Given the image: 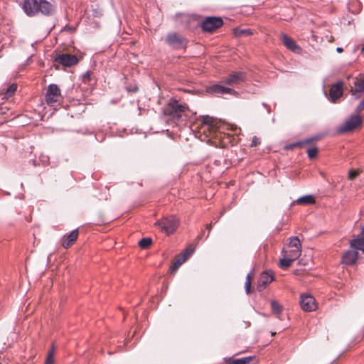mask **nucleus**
Instances as JSON below:
<instances>
[{"mask_svg":"<svg viewBox=\"0 0 364 364\" xmlns=\"http://www.w3.org/2000/svg\"><path fill=\"white\" fill-rule=\"evenodd\" d=\"M208 92L215 95H237L235 90L220 85H214L208 88Z\"/></svg>","mask_w":364,"mask_h":364,"instance_id":"nucleus-13","label":"nucleus"},{"mask_svg":"<svg viewBox=\"0 0 364 364\" xmlns=\"http://www.w3.org/2000/svg\"><path fill=\"white\" fill-rule=\"evenodd\" d=\"M252 359L253 357H247L240 359H236L233 361V364H248Z\"/></svg>","mask_w":364,"mask_h":364,"instance_id":"nucleus-30","label":"nucleus"},{"mask_svg":"<svg viewBox=\"0 0 364 364\" xmlns=\"http://www.w3.org/2000/svg\"><path fill=\"white\" fill-rule=\"evenodd\" d=\"M282 39L284 45L290 50L294 53H299L301 48L296 45L295 41L286 34L282 35Z\"/></svg>","mask_w":364,"mask_h":364,"instance_id":"nucleus-19","label":"nucleus"},{"mask_svg":"<svg viewBox=\"0 0 364 364\" xmlns=\"http://www.w3.org/2000/svg\"><path fill=\"white\" fill-rule=\"evenodd\" d=\"M17 90V85L14 83L11 85H10L7 90L5 92V96L4 98H9L11 97L16 91Z\"/></svg>","mask_w":364,"mask_h":364,"instance_id":"nucleus-28","label":"nucleus"},{"mask_svg":"<svg viewBox=\"0 0 364 364\" xmlns=\"http://www.w3.org/2000/svg\"><path fill=\"white\" fill-rule=\"evenodd\" d=\"M359 235H360L363 238H364V228L362 229L361 232Z\"/></svg>","mask_w":364,"mask_h":364,"instance_id":"nucleus-41","label":"nucleus"},{"mask_svg":"<svg viewBox=\"0 0 364 364\" xmlns=\"http://www.w3.org/2000/svg\"><path fill=\"white\" fill-rule=\"evenodd\" d=\"M307 154L310 159H315L318 155V148L316 146L311 147L307 150Z\"/></svg>","mask_w":364,"mask_h":364,"instance_id":"nucleus-29","label":"nucleus"},{"mask_svg":"<svg viewBox=\"0 0 364 364\" xmlns=\"http://www.w3.org/2000/svg\"><path fill=\"white\" fill-rule=\"evenodd\" d=\"M364 109V98L360 102L355 108V112L359 113Z\"/></svg>","mask_w":364,"mask_h":364,"instance_id":"nucleus-32","label":"nucleus"},{"mask_svg":"<svg viewBox=\"0 0 364 364\" xmlns=\"http://www.w3.org/2000/svg\"><path fill=\"white\" fill-rule=\"evenodd\" d=\"M289 247L294 249H301V244L297 237L289 238Z\"/></svg>","mask_w":364,"mask_h":364,"instance_id":"nucleus-24","label":"nucleus"},{"mask_svg":"<svg viewBox=\"0 0 364 364\" xmlns=\"http://www.w3.org/2000/svg\"><path fill=\"white\" fill-rule=\"evenodd\" d=\"M187 109L188 107L186 104H180L176 100H171L164 112L166 115L170 116L175 122H178Z\"/></svg>","mask_w":364,"mask_h":364,"instance_id":"nucleus-2","label":"nucleus"},{"mask_svg":"<svg viewBox=\"0 0 364 364\" xmlns=\"http://www.w3.org/2000/svg\"><path fill=\"white\" fill-rule=\"evenodd\" d=\"M259 144H260V141H259V138H257L256 136H255L252 138L251 146H252V147L257 146Z\"/></svg>","mask_w":364,"mask_h":364,"instance_id":"nucleus-33","label":"nucleus"},{"mask_svg":"<svg viewBox=\"0 0 364 364\" xmlns=\"http://www.w3.org/2000/svg\"><path fill=\"white\" fill-rule=\"evenodd\" d=\"M201 237H202V235H198V237H197V238H198V240H200V239L201 238Z\"/></svg>","mask_w":364,"mask_h":364,"instance_id":"nucleus-42","label":"nucleus"},{"mask_svg":"<svg viewBox=\"0 0 364 364\" xmlns=\"http://www.w3.org/2000/svg\"><path fill=\"white\" fill-rule=\"evenodd\" d=\"M151 244H152V240L149 237L142 238L139 242V246L141 249H147L151 246Z\"/></svg>","mask_w":364,"mask_h":364,"instance_id":"nucleus-23","label":"nucleus"},{"mask_svg":"<svg viewBox=\"0 0 364 364\" xmlns=\"http://www.w3.org/2000/svg\"><path fill=\"white\" fill-rule=\"evenodd\" d=\"M206 229L208 230V233H210V230H211V229H212V223L207 225H206ZM208 236H209V234H208L207 237H208Z\"/></svg>","mask_w":364,"mask_h":364,"instance_id":"nucleus-37","label":"nucleus"},{"mask_svg":"<svg viewBox=\"0 0 364 364\" xmlns=\"http://www.w3.org/2000/svg\"><path fill=\"white\" fill-rule=\"evenodd\" d=\"M201 122L199 132L204 134L207 137H214L215 135V128L213 125L212 119L208 117H204Z\"/></svg>","mask_w":364,"mask_h":364,"instance_id":"nucleus-10","label":"nucleus"},{"mask_svg":"<svg viewBox=\"0 0 364 364\" xmlns=\"http://www.w3.org/2000/svg\"><path fill=\"white\" fill-rule=\"evenodd\" d=\"M362 124V119L358 114L352 115L338 129V132L343 134L352 132Z\"/></svg>","mask_w":364,"mask_h":364,"instance_id":"nucleus-4","label":"nucleus"},{"mask_svg":"<svg viewBox=\"0 0 364 364\" xmlns=\"http://www.w3.org/2000/svg\"><path fill=\"white\" fill-rule=\"evenodd\" d=\"M361 51L364 53V46L362 48Z\"/></svg>","mask_w":364,"mask_h":364,"instance_id":"nucleus-43","label":"nucleus"},{"mask_svg":"<svg viewBox=\"0 0 364 364\" xmlns=\"http://www.w3.org/2000/svg\"><path fill=\"white\" fill-rule=\"evenodd\" d=\"M336 51H337L338 53H342V52L343 51V49L342 48H341V47H338V48H336Z\"/></svg>","mask_w":364,"mask_h":364,"instance_id":"nucleus-39","label":"nucleus"},{"mask_svg":"<svg viewBox=\"0 0 364 364\" xmlns=\"http://www.w3.org/2000/svg\"><path fill=\"white\" fill-rule=\"evenodd\" d=\"M299 205H311L316 203V200L314 196L306 195L299 198L296 202Z\"/></svg>","mask_w":364,"mask_h":364,"instance_id":"nucleus-21","label":"nucleus"},{"mask_svg":"<svg viewBox=\"0 0 364 364\" xmlns=\"http://www.w3.org/2000/svg\"><path fill=\"white\" fill-rule=\"evenodd\" d=\"M56 63L63 66L70 67L77 63L78 59L75 55L63 53L59 54L55 59Z\"/></svg>","mask_w":364,"mask_h":364,"instance_id":"nucleus-12","label":"nucleus"},{"mask_svg":"<svg viewBox=\"0 0 364 364\" xmlns=\"http://www.w3.org/2000/svg\"><path fill=\"white\" fill-rule=\"evenodd\" d=\"M223 21L219 17H208L201 23L203 31L211 32L223 26Z\"/></svg>","mask_w":364,"mask_h":364,"instance_id":"nucleus-8","label":"nucleus"},{"mask_svg":"<svg viewBox=\"0 0 364 364\" xmlns=\"http://www.w3.org/2000/svg\"><path fill=\"white\" fill-rule=\"evenodd\" d=\"M247 79L246 73L243 71H236L230 73L225 77L223 82L229 86H236L245 82Z\"/></svg>","mask_w":364,"mask_h":364,"instance_id":"nucleus-5","label":"nucleus"},{"mask_svg":"<svg viewBox=\"0 0 364 364\" xmlns=\"http://www.w3.org/2000/svg\"><path fill=\"white\" fill-rule=\"evenodd\" d=\"M179 222L175 215L164 217L156 222L155 225L159 227L161 231L169 235L173 233L178 228Z\"/></svg>","mask_w":364,"mask_h":364,"instance_id":"nucleus-3","label":"nucleus"},{"mask_svg":"<svg viewBox=\"0 0 364 364\" xmlns=\"http://www.w3.org/2000/svg\"><path fill=\"white\" fill-rule=\"evenodd\" d=\"M312 141H313V139H307V140H306L304 141L297 143L296 144H308V143L311 142Z\"/></svg>","mask_w":364,"mask_h":364,"instance_id":"nucleus-38","label":"nucleus"},{"mask_svg":"<svg viewBox=\"0 0 364 364\" xmlns=\"http://www.w3.org/2000/svg\"><path fill=\"white\" fill-rule=\"evenodd\" d=\"M240 35H250L252 31L250 29H243L240 31Z\"/></svg>","mask_w":364,"mask_h":364,"instance_id":"nucleus-36","label":"nucleus"},{"mask_svg":"<svg viewBox=\"0 0 364 364\" xmlns=\"http://www.w3.org/2000/svg\"><path fill=\"white\" fill-rule=\"evenodd\" d=\"M351 95L355 99L360 98L364 93V75L354 82V86L350 90Z\"/></svg>","mask_w":364,"mask_h":364,"instance_id":"nucleus-14","label":"nucleus"},{"mask_svg":"<svg viewBox=\"0 0 364 364\" xmlns=\"http://www.w3.org/2000/svg\"><path fill=\"white\" fill-rule=\"evenodd\" d=\"M293 261L294 260L291 257H289L287 256L280 259V261H279L280 267L282 268H288L291 266Z\"/></svg>","mask_w":364,"mask_h":364,"instance_id":"nucleus-27","label":"nucleus"},{"mask_svg":"<svg viewBox=\"0 0 364 364\" xmlns=\"http://www.w3.org/2000/svg\"><path fill=\"white\" fill-rule=\"evenodd\" d=\"M165 41L168 45L175 49L184 48L187 45V40L176 33H168Z\"/></svg>","mask_w":364,"mask_h":364,"instance_id":"nucleus-6","label":"nucleus"},{"mask_svg":"<svg viewBox=\"0 0 364 364\" xmlns=\"http://www.w3.org/2000/svg\"><path fill=\"white\" fill-rule=\"evenodd\" d=\"M300 306L304 311H312L316 309L315 299L308 294H301L300 297Z\"/></svg>","mask_w":364,"mask_h":364,"instance_id":"nucleus-11","label":"nucleus"},{"mask_svg":"<svg viewBox=\"0 0 364 364\" xmlns=\"http://www.w3.org/2000/svg\"><path fill=\"white\" fill-rule=\"evenodd\" d=\"M301 254V249L293 248L288 252L287 257H291L294 261L300 257Z\"/></svg>","mask_w":364,"mask_h":364,"instance_id":"nucleus-25","label":"nucleus"},{"mask_svg":"<svg viewBox=\"0 0 364 364\" xmlns=\"http://www.w3.org/2000/svg\"><path fill=\"white\" fill-rule=\"evenodd\" d=\"M193 252V249L189 250L187 249L183 255H179L176 258L173 264L171 267V270L172 272H176L178 268L186 262V260L188 258V257Z\"/></svg>","mask_w":364,"mask_h":364,"instance_id":"nucleus-17","label":"nucleus"},{"mask_svg":"<svg viewBox=\"0 0 364 364\" xmlns=\"http://www.w3.org/2000/svg\"><path fill=\"white\" fill-rule=\"evenodd\" d=\"M350 245L351 248L362 250L364 252V238L360 235H358L357 238L351 240Z\"/></svg>","mask_w":364,"mask_h":364,"instance_id":"nucleus-20","label":"nucleus"},{"mask_svg":"<svg viewBox=\"0 0 364 364\" xmlns=\"http://www.w3.org/2000/svg\"><path fill=\"white\" fill-rule=\"evenodd\" d=\"M62 97L60 90L55 84H50L47 89L46 102L48 105H52L60 101Z\"/></svg>","mask_w":364,"mask_h":364,"instance_id":"nucleus-7","label":"nucleus"},{"mask_svg":"<svg viewBox=\"0 0 364 364\" xmlns=\"http://www.w3.org/2000/svg\"><path fill=\"white\" fill-rule=\"evenodd\" d=\"M54 355H55V348L53 346L50 350L48 351V355L46 356V359L44 364H54Z\"/></svg>","mask_w":364,"mask_h":364,"instance_id":"nucleus-26","label":"nucleus"},{"mask_svg":"<svg viewBox=\"0 0 364 364\" xmlns=\"http://www.w3.org/2000/svg\"><path fill=\"white\" fill-rule=\"evenodd\" d=\"M273 280L274 277L272 273L268 272H262L258 279L257 291H262Z\"/></svg>","mask_w":364,"mask_h":364,"instance_id":"nucleus-15","label":"nucleus"},{"mask_svg":"<svg viewBox=\"0 0 364 364\" xmlns=\"http://www.w3.org/2000/svg\"><path fill=\"white\" fill-rule=\"evenodd\" d=\"M343 94V82L338 81L333 84L329 90V100L331 102L336 103L338 100L342 97Z\"/></svg>","mask_w":364,"mask_h":364,"instance_id":"nucleus-9","label":"nucleus"},{"mask_svg":"<svg viewBox=\"0 0 364 364\" xmlns=\"http://www.w3.org/2000/svg\"><path fill=\"white\" fill-rule=\"evenodd\" d=\"M358 257V252L356 250L347 251L342 257V261L345 264L353 265L356 262Z\"/></svg>","mask_w":364,"mask_h":364,"instance_id":"nucleus-18","label":"nucleus"},{"mask_svg":"<svg viewBox=\"0 0 364 364\" xmlns=\"http://www.w3.org/2000/svg\"><path fill=\"white\" fill-rule=\"evenodd\" d=\"M271 309L272 312L276 315L278 318H280V314L283 311V307L277 301H271Z\"/></svg>","mask_w":364,"mask_h":364,"instance_id":"nucleus-22","label":"nucleus"},{"mask_svg":"<svg viewBox=\"0 0 364 364\" xmlns=\"http://www.w3.org/2000/svg\"><path fill=\"white\" fill-rule=\"evenodd\" d=\"M92 72H90V71L86 72L82 75V81L85 83H89L91 81V80H92Z\"/></svg>","mask_w":364,"mask_h":364,"instance_id":"nucleus-31","label":"nucleus"},{"mask_svg":"<svg viewBox=\"0 0 364 364\" xmlns=\"http://www.w3.org/2000/svg\"><path fill=\"white\" fill-rule=\"evenodd\" d=\"M245 287L246 293L249 294L251 289V283L250 282H245Z\"/></svg>","mask_w":364,"mask_h":364,"instance_id":"nucleus-35","label":"nucleus"},{"mask_svg":"<svg viewBox=\"0 0 364 364\" xmlns=\"http://www.w3.org/2000/svg\"><path fill=\"white\" fill-rule=\"evenodd\" d=\"M22 8L29 16H36L39 13L50 16L55 11L53 5L46 0H24Z\"/></svg>","mask_w":364,"mask_h":364,"instance_id":"nucleus-1","label":"nucleus"},{"mask_svg":"<svg viewBox=\"0 0 364 364\" xmlns=\"http://www.w3.org/2000/svg\"><path fill=\"white\" fill-rule=\"evenodd\" d=\"M77 229L73 230L70 233L65 235L63 239L62 245L64 248L68 249L73 245L78 237Z\"/></svg>","mask_w":364,"mask_h":364,"instance_id":"nucleus-16","label":"nucleus"},{"mask_svg":"<svg viewBox=\"0 0 364 364\" xmlns=\"http://www.w3.org/2000/svg\"><path fill=\"white\" fill-rule=\"evenodd\" d=\"M358 173L357 171L351 170L349 171L348 177L350 179L353 180L358 176Z\"/></svg>","mask_w":364,"mask_h":364,"instance_id":"nucleus-34","label":"nucleus"},{"mask_svg":"<svg viewBox=\"0 0 364 364\" xmlns=\"http://www.w3.org/2000/svg\"><path fill=\"white\" fill-rule=\"evenodd\" d=\"M246 282H250L251 283V277H250V274H248L246 277Z\"/></svg>","mask_w":364,"mask_h":364,"instance_id":"nucleus-40","label":"nucleus"}]
</instances>
